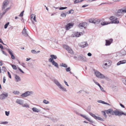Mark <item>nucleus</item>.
<instances>
[{
    "label": "nucleus",
    "instance_id": "nucleus-1",
    "mask_svg": "<svg viewBox=\"0 0 126 126\" xmlns=\"http://www.w3.org/2000/svg\"><path fill=\"white\" fill-rule=\"evenodd\" d=\"M110 19L111 20V23L118 24L119 22L118 19L114 16H111L110 17Z\"/></svg>",
    "mask_w": 126,
    "mask_h": 126
},
{
    "label": "nucleus",
    "instance_id": "nucleus-2",
    "mask_svg": "<svg viewBox=\"0 0 126 126\" xmlns=\"http://www.w3.org/2000/svg\"><path fill=\"white\" fill-rule=\"evenodd\" d=\"M9 3V2L8 0H6L4 1L2 4V10H3V9H5L7 7Z\"/></svg>",
    "mask_w": 126,
    "mask_h": 126
},
{
    "label": "nucleus",
    "instance_id": "nucleus-3",
    "mask_svg": "<svg viewBox=\"0 0 126 126\" xmlns=\"http://www.w3.org/2000/svg\"><path fill=\"white\" fill-rule=\"evenodd\" d=\"M114 114L116 115H118L120 116L122 115H124L126 116V114L125 113L122 111H121L120 112L117 110H115L114 111Z\"/></svg>",
    "mask_w": 126,
    "mask_h": 126
},
{
    "label": "nucleus",
    "instance_id": "nucleus-4",
    "mask_svg": "<svg viewBox=\"0 0 126 126\" xmlns=\"http://www.w3.org/2000/svg\"><path fill=\"white\" fill-rule=\"evenodd\" d=\"M95 74L96 76L98 78H103L105 77L103 75L101 74L100 72L98 71H95Z\"/></svg>",
    "mask_w": 126,
    "mask_h": 126
},
{
    "label": "nucleus",
    "instance_id": "nucleus-5",
    "mask_svg": "<svg viewBox=\"0 0 126 126\" xmlns=\"http://www.w3.org/2000/svg\"><path fill=\"white\" fill-rule=\"evenodd\" d=\"M74 24L73 23H69L65 25L66 29L68 30L72 27L74 25Z\"/></svg>",
    "mask_w": 126,
    "mask_h": 126
},
{
    "label": "nucleus",
    "instance_id": "nucleus-6",
    "mask_svg": "<svg viewBox=\"0 0 126 126\" xmlns=\"http://www.w3.org/2000/svg\"><path fill=\"white\" fill-rule=\"evenodd\" d=\"M106 113L107 114H110L111 115H114V111L112 109H109L106 111Z\"/></svg>",
    "mask_w": 126,
    "mask_h": 126
},
{
    "label": "nucleus",
    "instance_id": "nucleus-7",
    "mask_svg": "<svg viewBox=\"0 0 126 126\" xmlns=\"http://www.w3.org/2000/svg\"><path fill=\"white\" fill-rule=\"evenodd\" d=\"M106 43L105 45L106 46L110 45L112 43L113 40L111 39L109 40H106Z\"/></svg>",
    "mask_w": 126,
    "mask_h": 126
},
{
    "label": "nucleus",
    "instance_id": "nucleus-8",
    "mask_svg": "<svg viewBox=\"0 0 126 126\" xmlns=\"http://www.w3.org/2000/svg\"><path fill=\"white\" fill-rule=\"evenodd\" d=\"M126 12V7L125 10H123L122 9H120L118 10L117 11V14H118V13L122 14L123 13Z\"/></svg>",
    "mask_w": 126,
    "mask_h": 126
},
{
    "label": "nucleus",
    "instance_id": "nucleus-9",
    "mask_svg": "<svg viewBox=\"0 0 126 126\" xmlns=\"http://www.w3.org/2000/svg\"><path fill=\"white\" fill-rule=\"evenodd\" d=\"M7 96L8 94L7 93L2 94L0 95V99H4L5 97H7Z\"/></svg>",
    "mask_w": 126,
    "mask_h": 126
},
{
    "label": "nucleus",
    "instance_id": "nucleus-10",
    "mask_svg": "<svg viewBox=\"0 0 126 126\" xmlns=\"http://www.w3.org/2000/svg\"><path fill=\"white\" fill-rule=\"evenodd\" d=\"M31 19L32 21L33 22L34 21L36 22V21L35 19V15L34 14H32L31 15Z\"/></svg>",
    "mask_w": 126,
    "mask_h": 126
},
{
    "label": "nucleus",
    "instance_id": "nucleus-11",
    "mask_svg": "<svg viewBox=\"0 0 126 126\" xmlns=\"http://www.w3.org/2000/svg\"><path fill=\"white\" fill-rule=\"evenodd\" d=\"M22 33L25 36H28V35L27 33L26 30L25 29V27L22 31Z\"/></svg>",
    "mask_w": 126,
    "mask_h": 126
},
{
    "label": "nucleus",
    "instance_id": "nucleus-12",
    "mask_svg": "<svg viewBox=\"0 0 126 126\" xmlns=\"http://www.w3.org/2000/svg\"><path fill=\"white\" fill-rule=\"evenodd\" d=\"M30 92H25L23 94L21 95V96L22 97H24L27 96L29 95Z\"/></svg>",
    "mask_w": 126,
    "mask_h": 126
},
{
    "label": "nucleus",
    "instance_id": "nucleus-13",
    "mask_svg": "<svg viewBox=\"0 0 126 126\" xmlns=\"http://www.w3.org/2000/svg\"><path fill=\"white\" fill-rule=\"evenodd\" d=\"M63 47L65 49L68 51L70 49H71L69 46L65 45H63Z\"/></svg>",
    "mask_w": 126,
    "mask_h": 126
},
{
    "label": "nucleus",
    "instance_id": "nucleus-14",
    "mask_svg": "<svg viewBox=\"0 0 126 126\" xmlns=\"http://www.w3.org/2000/svg\"><path fill=\"white\" fill-rule=\"evenodd\" d=\"M100 20L97 18L94 19V23L95 24H98L99 23Z\"/></svg>",
    "mask_w": 126,
    "mask_h": 126
},
{
    "label": "nucleus",
    "instance_id": "nucleus-15",
    "mask_svg": "<svg viewBox=\"0 0 126 126\" xmlns=\"http://www.w3.org/2000/svg\"><path fill=\"white\" fill-rule=\"evenodd\" d=\"M83 33L82 32L79 33V32H77L75 33H74L76 37H79L81 35H82Z\"/></svg>",
    "mask_w": 126,
    "mask_h": 126
},
{
    "label": "nucleus",
    "instance_id": "nucleus-16",
    "mask_svg": "<svg viewBox=\"0 0 126 126\" xmlns=\"http://www.w3.org/2000/svg\"><path fill=\"white\" fill-rule=\"evenodd\" d=\"M126 60H123L120 61L118 62L117 64V65H119L121 64H124L126 63Z\"/></svg>",
    "mask_w": 126,
    "mask_h": 126
},
{
    "label": "nucleus",
    "instance_id": "nucleus-17",
    "mask_svg": "<svg viewBox=\"0 0 126 126\" xmlns=\"http://www.w3.org/2000/svg\"><path fill=\"white\" fill-rule=\"evenodd\" d=\"M87 44L85 42H83L81 43L80 46L82 47H84L87 46Z\"/></svg>",
    "mask_w": 126,
    "mask_h": 126
},
{
    "label": "nucleus",
    "instance_id": "nucleus-18",
    "mask_svg": "<svg viewBox=\"0 0 126 126\" xmlns=\"http://www.w3.org/2000/svg\"><path fill=\"white\" fill-rule=\"evenodd\" d=\"M81 116L89 122H92V120H91L88 117L86 116L83 115H82Z\"/></svg>",
    "mask_w": 126,
    "mask_h": 126
},
{
    "label": "nucleus",
    "instance_id": "nucleus-19",
    "mask_svg": "<svg viewBox=\"0 0 126 126\" xmlns=\"http://www.w3.org/2000/svg\"><path fill=\"white\" fill-rule=\"evenodd\" d=\"M85 23H80L79 26L80 28H82V27H84L85 26Z\"/></svg>",
    "mask_w": 126,
    "mask_h": 126
},
{
    "label": "nucleus",
    "instance_id": "nucleus-20",
    "mask_svg": "<svg viewBox=\"0 0 126 126\" xmlns=\"http://www.w3.org/2000/svg\"><path fill=\"white\" fill-rule=\"evenodd\" d=\"M55 82L57 85L58 86H59L60 88L62 89L63 88V87H62L61 85L58 81H55Z\"/></svg>",
    "mask_w": 126,
    "mask_h": 126
},
{
    "label": "nucleus",
    "instance_id": "nucleus-21",
    "mask_svg": "<svg viewBox=\"0 0 126 126\" xmlns=\"http://www.w3.org/2000/svg\"><path fill=\"white\" fill-rule=\"evenodd\" d=\"M110 23L109 22H106L105 21L101 23V24L102 25H107L109 24Z\"/></svg>",
    "mask_w": 126,
    "mask_h": 126
},
{
    "label": "nucleus",
    "instance_id": "nucleus-22",
    "mask_svg": "<svg viewBox=\"0 0 126 126\" xmlns=\"http://www.w3.org/2000/svg\"><path fill=\"white\" fill-rule=\"evenodd\" d=\"M16 102L20 105H22L23 104V102L22 101L19 100H17L16 101Z\"/></svg>",
    "mask_w": 126,
    "mask_h": 126
},
{
    "label": "nucleus",
    "instance_id": "nucleus-23",
    "mask_svg": "<svg viewBox=\"0 0 126 126\" xmlns=\"http://www.w3.org/2000/svg\"><path fill=\"white\" fill-rule=\"evenodd\" d=\"M52 64L53 65H54L55 66H56L57 67H58V64L55 62L54 61L52 62Z\"/></svg>",
    "mask_w": 126,
    "mask_h": 126
},
{
    "label": "nucleus",
    "instance_id": "nucleus-24",
    "mask_svg": "<svg viewBox=\"0 0 126 126\" xmlns=\"http://www.w3.org/2000/svg\"><path fill=\"white\" fill-rule=\"evenodd\" d=\"M15 78L17 81H18L20 80V79L19 77L17 75H16Z\"/></svg>",
    "mask_w": 126,
    "mask_h": 126
},
{
    "label": "nucleus",
    "instance_id": "nucleus-25",
    "mask_svg": "<svg viewBox=\"0 0 126 126\" xmlns=\"http://www.w3.org/2000/svg\"><path fill=\"white\" fill-rule=\"evenodd\" d=\"M50 56L53 59H56L57 58V56L54 55H50Z\"/></svg>",
    "mask_w": 126,
    "mask_h": 126
},
{
    "label": "nucleus",
    "instance_id": "nucleus-26",
    "mask_svg": "<svg viewBox=\"0 0 126 126\" xmlns=\"http://www.w3.org/2000/svg\"><path fill=\"white\" fill-rule=\"evenodd\" d=\"M2 70L3 73L6 72L7 71L5 67L4 66L2 67Z\"/></svg>",
    "mask_w": 126,
    "mask_h": 126
},
{
    "label": "nucleus",
    "instance_id": "nucleus-27",
    "mask_svg": "<svg viewBox=\"0 0 126 126\" xmlns=\"http://www.w3.org/2000/svg\"><path fill=\"white\" fill-rule=\"evenodd\" d=\"M8 51L9 53L11 55L13 54V51L9 49L8 50Z\"/></svg>",
    "mask_w": 126,
    "mask_h": 126
},
{
    "label": "nucleus",
    "instance_id": "nucleus-28",
    "mask_svg": "<svg viewBox=\"0 0 126 126\" xmlns=\"http://www.w3.org/2000/svg\"><path fill=\"white\" fill-rule=\"evenodd\" d=\"M31 52L33 53H38L40 52V51H37V52L35 50H31Z\"/></svg>",
    "mask_w": 126,
    "mask_h": 126
},
{
    "label": "nucleus",
    "instance_id": "nucleus-29",
    "mask_svg": "<svg viewBox=\"0 0 126 126\" xmlns=\"http://www.w3.org/2000/svg\"><path fill=\"white\" fill-rule=\"evenodd\" d=\"M13 93L14 94H19V92L17 91H15L13 92Z\"/></svg>",
    "mask_w": 126,
    "mask_h": 126
},
{
    "label": "nucleus",
    "instance_id": "nucleus-30",
    "mask_svg": "<svg viewBox=\"0 0 126 126\" xmlns=\"http://www.w3.org/2000/svg\"><path fill=\"white\" fill-rule=\"evenodd\" d=\"M107 63L108 66H110L111 64V62L110 60L107 61Z\"/></svg>",
    "mask_w": 126,
    "mask_h": 126
},
{
    "label": "nucleus",
    "instance_id": "nucleus-31",
    "mask_svg": "<svg viewBox=\"0 0 126 126\" xmlns=\"http://www.w3.org/2000/svg\"><path fill=\"white\" fill-rule=\"evenodd\" d=\"M95 119H98L99 120H100V121H103V119L102 118L100 117H97V116H96V117H95Z\"/></svg>",
    "mask_w": 126,
    "mask_h": 126
},
{
    "label": "nucleus",
    "instance_id": "nucleus-32",
    "mask_svg": "<svg viewBox=\"0 0 126 126\" xmlns=\"http://www.w3.org/2000/svg\"><path fill=\"white\" fill-rule=\"evenodd\" d=\"M32 110L34 112H37L38 111L37 109L35 108H33L32 109Z\"/></svg>",
    "mask_w": 126,
    "mask_h": 126
},
{
    "label": "nucleus",
    "instance_id": "nucleus-33",
    "mask_svg": "<svg viewBox=\"0 0 126 126\" xmlns=\"http://www.w3.org/2000/svg\"><path fill=\"white\" fill-rule=\"evenodd\" d=\"M74 12V11L73 10H71L69 11V13H68L67 12V13H68V14H73Z\"/></svg>",
    "mask_w": 126,
    "mask_h": 126
},
{
    "label": "nucleus",
    "instance_id": "nucleus-34",
    "mask_svg": "<svg viewBox=\"0 0 126 126\" xmlns=\"http://www.w3.org/2000/svg\"><path fill=\"white\" fill-rule=\"evenodd\" d=\"M94 18H90L89 20L90 22L91 23H94Z\"/></svg>",
    "mask_w": 126,
    "mask_h": 126
},
{
    "label": "nucleus",
    "instance_id": "nucleus-35",
    "mask_svg": "<svg viewBox=\"0 0 126 126\" xmlns=\"http://www.w3.org/2000/svg\"><path fill=\"white\" fill-rule=\"evenodd\" d=\"M9 24V22H8L4 26V28L5 29H6L7 28Z\"/></svg>",
    "mask_w": 126,
    "mask_h": 126
},
{
    "label": "nucleus",
    "instance_id": "nucleus-36",
    "mask_svg": "<svg viewBox=\"0 0 126 126\" xmlns=\"http://www.w3.org/2000/svg\"><path fill=\"white\" fill-rule=\"evenodd\" d=\"M61 16L62 17H65L66 16V14L65 13H63L62 14Z\"/></svg>",
    "mask_w": 126,
    "mask_h": 126
},
{
    "label": "nucleus",
    "instance_id": "nucleus-37",
    "mask_svg": "<svg viewBox=\"0 0 126 126\" xmlns=\"http://www.w3.org/2000/svg\"><path fill=\"white\" fill-rule=\"evenodd\" d=\"M68 51V52L70 53L71 54H73V51L71 48Z\"/></svg>",
    "mask_w": 126,
    "mask_h": 126
},
{
    "label": "nucleus",
    "instance_id": "nucleus-38",
    "mask_svg": "<svg viewBox=\"0 0 126 126\" xmlns=\"http://www.w3.org/2000/svg\"><path fill=\"white\" fill-rule=\"evenodd\" d=\"M12 66L13 68L15 69V70H16L17 69V67L16 66L14 65H12Z\"/></svg>",
    "mask_w": 126,
    "mask_h": 126
},
{
    "label": "nucleus",
    "instance_id": "nucleus-39",
    "mask_svg": "<svg viewBox=\"0 0 126 126\" xmlns=\"http://www.w3.org/2000/svg\"><path fill=\"white\" fill-rule=\"evenodd\" d=\"M101 102L103 104H107L108 105H109V104L106 102H105L104 101H101Z\"/></svg>",
    "mask_w": 126,
    "mask_h": 126
},
{
    "label": "nucleus",
    "instance_id": "nucleus-40",
    "mask_svg": "<svg viewBox=\"0 0 126 126\" xmlns=\"http://www.w3.org/2000/svg\"><path fill=\"white\" fill-rule=\"evenodd\" d=\"M22 106L24 107H29V105L27 104H25L23 105Z\"/></svg>",
    "mask_w": 126,
    "mask_h": 126
},
{
    "label": "nucleus",
    "instance_id": "nucleus-41",
    "mask_svg": "<svg viewBox=\"0 0 126 126\" xmlns=\"http://www.w3.org/2000/svg\"><path fill=\"white\" fill-rule=\"evenodd\" d=\"M43 102L44 103L47 104L49 103V102L48 101L46 100H43Z\"/></svg>",
    "mask_w": 126,
    "mask_h": 126
},
{
    "label": "nucleus",
    "instance_id": "nucleus-42",
    "mask_svg": "<svg viewBox=\"0 0 126 126\" xmlns=\"http://www.w3.org/2000/svg\"><path fill=\"white\" fill-rule=\"evenodd\" d=\"M8 123V122H1L0 124H3L4 125H5L7 124Z\"/></svg>",
    "mask_w": 126,
    "mask_h": 126
},
{
    "label": "nucleus",
    "instance_id": "nucleus-43",
    "mask_svg": "<svg viewBox=\"0 0 126 126\" xmlns=\"http://www.w3.org/2000/svg\"><path fill=\"white\" fill-rule=\"evenodd\" d=\"M11 58L13 60H14L15 59V57L13 55V54H12L11 55Z\"/></svg>",
    "mask_w": 126,
    "mask_h": 126
},
{
    "label": "nucleus",
    "instance_id": "nucleus-44",
    "mask_svg": "<svg viewBox=\"0 0 126 126\" xmlns=\"http://www.w3.org/2000/svg\"><path fill=\"white\" fill-rule=\"evenodd\" d=\"M7 73H8V76L11 79V74H10V72H9L8 71Z\"/></svg>",
    "mask_w": 126,
    "mask_h": 126
},
{
    "label": "nucleus",
    "instance_id": "nucleus-45",
    "mask_svg": "<svg viewBox=\"0 0 126 126\" xmlns=\"http://www.w3.org/2000/svg\"><path fill=\"white\" fill-rule=\"evenodd\" d=\"M5 113L6 115L8 116L9 114V111L7 112V111H5Z\"/></svg>",
    "mask_w": 126,
    "mask_h": 126
},
{
    "label": "nucleus",
    "instance_id": "nucleus-46",
    "mask_svg": "<svg viewBox=\"0 0 126 126\" xmlns=\"http://www.w3.org/2000/svg\"><path fill=\"white\" fill-rule=\"evenodd\" d=\"M24 11L22 12L19 15V16H23Z\"/></svg>",
    "mask_w": 126,
    "mask_h": 126
},
{
    "label": "nucleus",
    "instance_id": "nucleus-47",
    "mask_svg": "<svg viewBox=\"0 0 126 126\" xmlns=\"http://www.w3.org/2000/svg\"><path fill=\"white\" fill-rule=\"evenodd\" d=\"M91 115L95 119L96 117V116L94 114H93L92 113H91Z\"/></svg>",
    "mask_w": 126,
    "mask_h": 126
},
{
    "label": "nucleus",
    "instance_id": "nucleus-48",
    "mask_svg": "<svg viewBox=\"0 0 126 126\" xmlns=\"http://www.w3.org/2000/svg\"><path fill=\"white\" fill-rule=\"evenodd\" d=\"M54 61L53 60V59H52V58H50L49 60V62H50L51 63L53 61Z\"/></svg>",
    "mask_w": 126,
    "mask_h": 126
},
{
    "label": "nucleus",
    "instance_id": "nucleus-49",
    "mask_svg": "<svg viewBox=\"0 0 126 126\" xmlns=\"http://www.w3.org/2000/svg\"><path fill=\"white\" fill-rule=\"evenodd\" d=\"M66 71L67 72L69 71L70 70V68L69 67L68 68H67L66 69Z\"/></svg>",
    "mask_w": 126,
    "mask_h": 126
},
{
    "label": "nucleus",
    "instance_id": "nucleus-50",
    "mask_svg": "<svg viewBox=\"0 0 126 126\" xmlns=\"http://www.w3.org/2000/svg\"><path fill=\"white\" fill-rule=\"evenodd\" d=\"M67 8V7H61L60 8V10H63L66 9Z\"/></svg>",
    "mask_w": 126,
    "mask_h": 126
},
{
    "label": "nucleus",
    "instance_id": "nucleus-51",
    "mask_svg": "<svg viewBox=\"0 0 126 126\" xmlns=\"http://www.w3.org/2000/svg\"><path fill=\"white\" fill-rule=\"evenodd\" d=\"M62 66L65 67H67V65L65 64H63Z\"/></svg>",
    "mask_w": 126,
    "mask_h": 126
},
{
    "label": "nucleus",
    "instance_id": "nucleus-52",
    "mask_svg": "<svg viewBox=\"0 0 126 126\" xmlns=\"http://www.w3.org/2000/svg\"><path fill=\"white\" fill-rule=\"evenodd\" d=\"M102 112L103 114L106 117L107 115H106L105 113V112L104 111H102Z\"/></svg>",
    "mask_w": 126,
    "mask_h": 126
},
{
    "label": "nucleus",
    "instance_id": "nucleus-53",
    "mask_svg": "<svg viewBox=\"0 0 126 126\" xmlns=\"http://www.w3.org/2000/svg\"><path fill=\"white\" fill-rule=\"evenodd\" d=\"M2 52L3 54H5L6 55H7V54L5 52H4V51H3V50H2Z\"/></svg>",
    "mask_w": 126,
    "mask_h": 126
},
{
    "label": "nucleus",
    "instance_id": "nucleus-54",
    "mask_svg": "<svg viewBox=\"0 0 126 126\" xmlns=\"http://www.w3.org/2000/svg\"><path fill=\"white\" fill-rule=\"evenodd\" d=\"M5 81H6V79H5V77H4L3 78V83H5Z\"/></svg>",
    "mask_w": 126,
    "mask_h": 126
},
{
    "label": "nucleus",
    "instance_id": "nucleus-55",
    "mask_svg": "<svg viewBox=\"0 0 126 126\" xmlns=\"http://www.w3.org/2000/svg\"><path fill=\"white\" fill-rule=\"evenodd\" d=\"M123 81L124 83L126 85V80L124 79Z\"/></svg>",
    "mask_w": 126,
    "mask_h": 126
},
{
    "label": "nucleus",
    "instance_id": "nucleus-56",
    "mask_svg": "<svg viewBox=\"0 0 126 126\" xmlns=\"http://www.w3.org/2000/svg\"><path fill=\"white\" fill-rule=\"evenodd\" d=\"M18 69L21 72H22L23 73H24V72L21 70V69H20L19 68H18Z\"/></svg>",
    "mask_w": 126,
    "mask_h": 126
},
{
    "label": "nucleus",
    "instance_id": "nucleus-57",
    "mask_svg": "<svg viewBox=\"0 0 126 126\" xmlns=\"http://www.w3.org/2000/svg\"><path fill=\"white\" fill-rule=\"evenodd\" d=\"M0 48L3 49V47L2 45L1 44H0Z\"/></svg>",
    "mask_w": 126,
    "mask_h": 126
},
{
    "label": "nucleus",
    "instance_id": "nucleus-58",
    "mask_svg": "<svg viewBox=\"0 0 126 126\" xmlns=\"http://www.w3.org/2000/svg\"><path fill=\"white\" fill-rule=\"evenodd\" d=\"M120 105L121 106V107H123V108H125L124 106L122 104H121V103H120Z\"/></svg>",
    "mask_w": 126,
    "mask_h": 126
},
{
    "label": "nucleus",
    "instance_id": "nucleus-59",
    "mask_svg": "<svg viewBox=\"0 0 126 126\" xmlns=\"http://www.w3.org/2000/svg\"><path fill=\"white\" fill-rule=\"evenodd\" d=\"M64 83H65V84L67 85V86H68V85L67 83V82L65 80H64Z\"/></svg>",
    "mask_w": 126,
    "mask_h": 126
},
{
    "label": "nucleus",
    "instance_id": "nucleus-60",
    "mask_svg": "<svg viewBox=\"0 0 126 126\" xmlns=\"http://www.w3.org/2000/svg\"><path fill=\"white\" fill-rule=\"evenodd\" d=\"M88 55L89 56H91L92 55L90 53H89L88 54Z\"/></svg>",
    "mask_w": 126,
    "mask_h": 126
},
{
    "label": "nucleus",
    "instance_id": "nucleus-61",
    "mask_svg": "<svg viewBox=\"0 0 126 126\" xmlns=\"http://www.w3.org/2000/svg\"><path fill=\"white\" fill-rule=\"evenodd\" d=\"M3 63L2 61H0V65L1 66L2 65Z\"/></svg>",
    "mask_w": 126,
    "mask_h": 126
},
{
    "label": "nucleus",
    "instance_id": "nucleus-62",
    "mask_svg": "<svg viewBox=\"0 0 126 126\" xmlns=\"http://www.w3.org/2000/svg\"><path fill=\"white\" fill-rule=\"evenodd\" d=\"M98 86H99V87H100V89H101V88H102V87L100 86V84L99 83L98 84H97V85Z\"/></svg>",
    "mask_w": 126,
    "mask_h": 126
},
{
    "label": "nucleus",
    "instance_id": "nucleus-63",
    "mask_svg": "<svg viewBox=\"0 0 126 126\" xmlns=\"http://www.w3.org/2000/svg\"><path fill=\"white\" fill-rule=\"evenodd\" d=\"M94 81L95 82V83L97 85V84H99V83L98 82L95 81L94 80Z\"/></svg>",
    "mask_w": 126,
    "mask_h": 126
},
{
    "label": "nucleus",
    "instance_id": "nucleus-64",
    "mask_svg": "<svg viewBox=\"0 0 126 126\" xmlns=\"http://www.w3.org/2000/svg\"><path fill=\"white\" fill-rule=\"evenodd\" d=\"M113 1L115 2L118 1H120V0H113Z\"/></svg>",
    "mask_w": 126,
    "mask_h": 126
}]
</instances>
